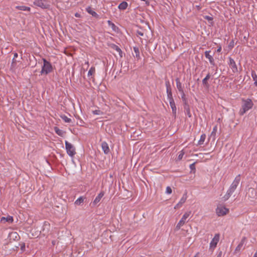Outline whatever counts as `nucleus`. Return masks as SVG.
I'll use <instances>...</instances> for the list:
<instances>
[{
    "label": "nucleus",
    "mask_w": 257,
    "mask_h": 257,
    "mask_svg": "<svg viewBox=\"0 0 257 257\" xmlns=\"http://www.w3.org/2000/svg\"><path fill=\"white\" fill-rule=\"evenodd\" d=\"M240 175H238L237 176H236L234 180L230 186L229 189L227 190L226 194L223 197L224 200H227L228 199L232 193L235 191V189L240 182Z\"/></svg>",
    "instance_id": "1"
},
{
    "label": "nucleus",
    "mask_w": 257,
    "mask_h": 257,
    "mask_svg": "<svg viewBox=\"0 0 257 257\" xmlns=\"http://www.w3.org/2000/svg\"><path fill=\"white\" fill-rule=\"evenodd\" d=\"M86 11L88 13L91 15L92 16L94 17L97 18L98 16L97 14L95 12L93 11L90 7H88L86 8Z\"/></svg>",
    "instance_id": "22"
},
{
    "label": "nucleus",
    "mask_w": 257,
    "mask_h": 257,
    "mask_svg": "<svg viewBox=\"0 0 257 257\" xmlns=\"http://www.w3.org/2000/svg\"><path fill=\"white\" fill-rule=\"evenodd\" d=\"M142 1H144L146 2V4H147V5H149L150 4V2L148 1V0H141Z\"/></svg>",
    "instance_id": "47"
},
{
    "label": "nucleus",
    "mask_w": 257,
    "mask_h": 257,
    "mask_svg": "<svg viewBox=\"0 0 257 257\" xmlns=\"http://www.w3.org/2000/svg\"><path fill=\"white\" fill-rule=\"evenodd\" d=\"M75 16L78 17V15H77V14H76Z\"/></svg>",
    "instance_id": "54"
},
{
    "label": "nucleus",
    "mask_w": 257,
    "mask_h": 257,
    "mask_svg": "<svg viewBox=\"0 0 257 257\" xmlns=\"http://www.w3.org/2000/svg\"><path fill=\"white\" fill-rule=\"evenodd\" d=\"M13 218L12 216H8L7 217H2L1 219V222L2 223H5L8 222L9 223H12L13 222Z\"/></svg>",
    "instance_id": "17"
},
{
    "label": "nucleus",
    "mask_w": 257,
    "mask_h": 257,
    "mask_svg": "<svg viewBox=\"0 0 257 257\" xmlns=\"http://www.w3.org/2000/svg\"><path fill=\"white\" fill-rule=\"evenodd\" d=\"M210 75L209 73H208L206 77L202 80L203 84L207 88H208L209 87V84L208 82V80L210 79Z\"/></svg>",
    "instance_id": "16"
},
{
    "label": "nucleus",
    "mask_w": 257,
    "mask_h": 257,
    "mask_svg": "<svg viewBox=\"0 0 257 257\" xmlns=\"http://www.w3.org/2000/svg\"><path fill=\"white\" fill-rule=\"evenodd\" d=\"M175 80L176 82V86L179 91L180 92L184 91L182 84L180 81V79L178 78H177Z\"/></svg>",
    "instance_id": "20"
},
{
    "label": "nucleus",
    "mask_w": 257,
    "mask_h": 257,
    "mask_svg": "<svg viewBox=\"0 0 257 257\" xmlns=\"http://www.w3.org/2000/svg\"><path fill=\"white\" fill-rule=\"evenodd\" d=\"M107 24L110 27H111V28L114 31H116V29H117V27L114 25V24H113L109 20L107 21Z\"/></svg>",
    "instance_id": "33"
},
{
    "label": "nucleus",
    "mask_w": 257,
    "mask_h": 257,
    "mask_svg": "<svg viewBox=\"0 0 257 257\" xmlns=\"http://www.w3.org/2000/svg\"><path fill=\"white\" fill-rule=\"evenodd\" d=\"M196 7L197 8V9H198V10H200V6H196Z\"/></svg>",
    "instance_id": "52"
},
{
    "label": "nucleus",
    "mask_w": 257,
    "mask_h": 257,
    "mask_svg": "<svg viewBox=\"0 0 257 257\" xmlns=\"http://www.w3.org/2000/svg\"><path fill=\"white\" fill-rule=\"evenodd\" d=\"M17 64V61L16 59H13L12 64H11V68H15L16 65Z\"/></svg>",
    "instance_id": "39"
},
{
    "label": "nucleus",
    "mask_w": 257,
    "mask_h": 257,
    "mask_svg": "<svg viewBox=\"0 0 257 257\" xmlns=\"http://www.w3.org/2000/svg\"><path fill=\"white\" fill-rule=\"evenodd\" d=\"M110 47L112 49L115 50L116 51H117L120 57H122V51H121V50L120 49V48L118 46H117V45H116L115 44H112L111 45Z\"/></svg>",
    "instance_id": "19"
},
{
    "label": "nucleus",
    "mask_w": 257,
    "mask_h": 257,
    "mask_svg": "<svg viewBox=\"0 0 257 257\" xmlns=\"http://www.w3.org/2000/svg\"><path fill=\"white\" fill-rule=\"evenodd\" d=\"M61 117L62 119V120H64L65 122L70 123L72 121L71 119L68 118L67 116L65 115L61 116Z\"/></svg>",
    "instance_id": "34"
},
{
    "label": "nucleus",
    "mask_w": 257,
    "mask_h": 257,
    "mask_svg": "<svg viewBox=\"0 0 257 257\" xmlns=\"http://www.w3.org/2000/svg\"><path fill=\"white\" fill-rule=\"evenodd\" d=\"M245 237H243L240 242L239 243V244L237 246V247H236L235 248V250L236 251H239L241 249V247L242 246H243L244 242H245Z\"/></svg>",
    "instance_id": "26"
},
{
    "label": "nucleus",
    "mask_w": 257,
    "mask_h": 257,
    "mask_svg": "<svg viewBox=\"0 0 257 257\" xmlns=\"http://www.w3.org/2000/svg\"><path fill=\"white\" fill-rule=\"evenodd\" d=\"M190 169L191 170H195V163H192L191 165H190Z\"/></svg>",
    "instance_id": "40"
},
{
    "label": "nucleus",
    "mask_w": 257,
    "mask_h": 257,
    "mask_svg": "<svg viewBox=\"0 0 257 257\" xmlns=\"http://www.w3.org/2000/svg\"><path fill=\"white\" fill-rule=\"evenodd\" d=\"M199 253H197L194 257H197V255Z\"/></svg>",
    "instance_id": "53"
},
{
    "label": "nucleus",
    "mask_w": 257,
    "mask_h": 257,
    "mask_svg": "<svg viewBox=\"0 0 257 257\" xmlns=\"http://www.w3.org/2000/svg\"><path fill=\"white\" fill-rule=\"evenodd\" d=\"M43 61L44 64L42 66L40 73L42 75H47L52 71V66L51 64L49 62L47 61L45 59H43Z\"/></svg>",
    "instance_id": "3"
},
{
    "label": "nucleus",
    "mask_w": 257,
    "mask_h": 257,
    "mask_svg": "<svg viewBox=\"0 0 257 257\" xmlns=\"http://www.w3.org/2000/svg\"><path fill=\"white\" fill-rule=\"evenodd\" d=\"M95 67H91L90 68V69H89V70L88 71V72L87 74L88 76L89 77L90 76L92 75L95 73Z\"/></svg>",
    "instance_id": "36"
},
{
    "label": "nucleus",
    "mask_w": 257,
    "mask_h": 257,
    "mask_svg": "<svg viewBox=\"0 0 257 257\" xmlns=\"http://www.w3.org/2000/svg\"><path fill=\"white\" fill-rule=\"evenodd\" d=\"M219 235L216 234L210 243V248H214L216 247L217 244L219 241Z\"/></svg>",
    "instance_id": "9"
},
{
    "label": "nucleus",
    "mask_w": 257,
    "mask_h": 257,
    "mask_svg": "<svg viewBox=\"0 0 257 257\" xmlns=\"http://www.w3.org/2000/svg\"><path fill=\"white\" fill-rule=\"evenodd\" d=\"M251 77L254 81V84L255 86H257V75L254 71H251Z\"/></svg>",
    "instance_id": "29"
},
{
    "label": "nucleus",
    "mask_w": 257,
    "mask_h": 257,
    "mask_svg": "<svg viewBox=\"0 0 257 257\" xmlns=\"http://www.w3.org/2000/svg\"><path fill=\"white\" fill-rule=\"evenodd\" d=\"M133 49H134V52L135 53V56L138 59H140V51H139V48L137 47H134Z\"/></svg>",
    "instance_id": "30"
},
{
    "label": "nucleus",
    "mask_w": 257,
    "mask_h": 257,
    "mask_svg": "<svg viewBox=\"0 0 257 257\" xmlns=\"http://www.w3.org/2000/svg\"><path fill=\"white\" fill-rule=\"evenodd\" d=\"M190 214V211L186 212L184 214L180 220L176 225L175 227V230H179L180 229L181 227L184 225L185 223L187 222V219L189 217Z\"/></svg>",
    "instance_id": "5"
},
{
    "label": "nucleus",
    "mask_w": 257,
    "mask_h": 257,
    "mask_svg": "<svg viewBox=\"0 0 257 257\" xmlns=\"http://www.w3.org/2000/svg\"><path fill=\"white\" fill-rule=\"evenodd\" d=\"M184 109L185 113L188 116V117H190L191 116V113L188 104L184 105Z\"/></svg>",
    "instance_id": "25"
},
{
    "label": "nucleus",
    "mask_w": 257,
    "mask_h": 257,
    "mask_svg": "<svg viewBox=\"0 0 257 257\" xmlns=\"http://www.w3.org/2000/svg\"><path fill=\"white\" fill-rule=\"evenodd\" d=\"M206 139L205 134H202L200 138V140L198 142V145H202L204 144V142Z\"/></svg>",
    "instance_id": "27"
},
{
    "label": "nucleus",
    "mask_w": 257,
    "mask_h": 257,
    "mask_svg": "<svg viewBox=\"0 0 257 257\" xmlns=\"http://www.w3.org/2000/svg\"><path fill=\"white\" fill-rule=\"evenodd\" d=\"M9 237L10 240H18L20 239V236L16 232H12L10 233Z\"/></svg>",
    "instance_id": "15"
},
{
    "label": "nucleus",
    "mask_w": 257,
    "mask_h": 257,
    "mask_svg": "<svg viewBox=\"0 0 257 257\" xmlns=\"http://www.w3.org/2000/svg\"><path fill=\"white\" fill-rule=\"evenodd\" d=\"M217 131V125H215L213 128V130L210 134V137L211 138H212L213 140H215L216 139V134Z\"/></svg>",
    "instance_id": "21"
},
{
    "label": "nucleus",
    "mask_w": 257,
    "mask_h": 257,
    "mask_svg": "<svg viewBox=\"0 0 257 257\" xmlns=\"http://www.w3.org/2000/svg\"><path fill=\"white\" fill-rule=\"evenodd\" d=\"M228 211V209L222 206H218L216 208V213L218 216L224 215L226 214Z\"/></svg>",
    "instance_id": "7"
},
{
    "label": "nucleus",
    "mask_w": 257,
    "mask_h": 257,
    "mask_svg": "<svg viewBox=\"0 0 257 257\" xmlns=\"http://www.w3.org/2000/svg\"><path fill=\"white\" fill-rule=\"evenodd\" d=\"M221 49V47L217 49V52H219V51H220Z\"/></svg>",
    "instance_id": "51"
},
{
    "label": "nucleus",
    "mask_w": 257,
    "mask_h": 257,
    "mask_svg": "<svg viewBox=\"0 0 257 257\" xmlns=\"http://www.w3.org/2000/svg\"><path fill=\"white\" fill-rule=\"evenodd\" d=\"M18 56V54L17 53H15L13 59H16V58H17Z\"/></svg>",
    "instance_id": "45"
},
{
    "label": "nucleus",
    "mask_w": 257,
    "mask_h": 257,
    "mask_svg": "<svg viewBox=\"0 0 257 257\" xmlns=\"http://www.w3.org/2000/svg\"><path fill=\"white\" fill-rule=\"evenodd\" d=\"M248 197L254 198L256 196V191L252 188H249L247 193Z\"/></svg>",
    "instance_id": "18"
},
{
    "label": "nucleus",
    "mask_w": 257,
    "mask_h": 257,
    "mask_svg": "<svg viewBox=\"0 0 257 257\" xmlns=\"http://www.w3.org/2000/svg\"><path fill=\"white\" fill-rule=\"evenodd\" d=\"M172 189L170 187H169V186L167 187L166 190V193L167 194H170L172 193Z\"/></svg>",
    "instance_id": "38"
},
{
    "label": "nucleus",
    "mask_w": 257,
    "mask_h": 257,
    "mask_svg": "<svg viewBox=\"0 0 257 257\" xmlns=\"http://www.w3.org/2000/svg\"><path fill=\"white\" fill-rule=\"evenodd\" d=\"M137 35L138 36H144V33L143 32H142L141 31H137Z\"/></svg>",
    "instance_id": "42"
},
{
    "label": "nucleus",
    "mask_w": 257,
    "mask_h": 257,
    "mask_svg": "<svg viewBox=\"0 0 257 257\" xmlns=\"http://www.w3.org/2000/svg\"><path fill=\"white\" fill-rule=\"evenodd\" d=\"M184 155V152L183 151L180 152L178 156V160H180L182 159L183 156Z\"/></svg>",
    "instance_id": "37"
},
{
    "label": "nucleus",
    "mask_w": 257,
    "mask_h": 257,
    "mask_svg": "<svg viewBox=\"0 0 257 257\" xmlns=\"http://www.w3.org/2000/svg\"><path fill=\"white\" fill-rule=\"evenodd\" d=\"M169 101V103H170V106H171L172 110V113L173 114V116L175 117L176 116L177 108L176 107L175 101H174V99H171Z\"/></svg>",
    "instance_id": "13"
},
{
    "label": "nucleus",
    "mask_w": 257,
    "mask_h": 257,
    "mask_svg": "<svg viewBox=\"0 0 257 257\" xmlns=\"http://www.w3.org/2000/svg\"><path fill=\"white\" fill-rule=\"evenodd\" d=\"M180 93H181V99L183 100V101L184 102V105L186 104H188L187 98L186 97V96H185L184 92L182 91V92H181Z\"/></svg>",
    "instance_id": "35"
},
{
    "label": "nucleus",
    "mask_w": 257,
    "mask_h": 257,
    "mask_svg": "<svg viewBox=\"0 0 257 257\" xmlns=\"http://www.w3.org/2000/svg\"><path fill=\"white\" fill-rule=\"evenodd\" d=\"M104 195V193L103 191H101L100 192L98 195L95 197L94 201L91 203L93 206H95L97 205L100 201L101 198Z\"/></svg>",
    "instance_id": "12"
},
{
    "label": "nucleus",
    "mask_w": 257,
    "mask_h": 257,
    "mask_svg": "<svg viewBox=\"0 0 257 257\" xmlns=\"http://www.w3.org/2000/svg\"><path fill=\"white\" fill-rule=\"evenodd\" d=\"M101 148L105 154H108L109 153V148L108 147L107 143L106 142H103L101 143Z\"/></svg>",
    "instance_id": "14"
},
{
    "label": "nucleus",
    "mask_w": 257,
    "mask_h": 257,
    "mask_svg": "<svg viewBox=\"0 0 257 257\" xmlns=\"http://www.w3.org/2000/svg\"><path fill=\"white\" fill-rule=\"evenodd\" d=\"M216 257H222V252L220 251L217 255Z\"/></svg>",
    "instance_id": "46"
},
{
    "label": "nucleus",
    "mask_w": 257,
    "mask_h": 257,
    "mask_svg": "<svg viewBox=\"0 0 257 257\" xmlns=\"http://www.w3.org/2000/svg\"><path fill=\"white\" fill-rule=\"evenodd\" d=\"M204 19L208 20V21H212L213 20V18L211 17H210L209 16H205L204 17Z\"/></svg>",
    "instance_id": "41"
},
{
    "label": "nucleus",
    "mask_w": 257,
    "mask_h": 257,
    "mask_svg": "<svg viewBox=\"0 0 257 257\" xmlns=\"http://www.w3.org/2000/svg\"><path fill=\"white\" fill-rule=\"evenodd\" d=\"M21 249L22 250L24 251L25 249V244L23 243L21 246Z\"/></svg>",
    "instance_id": "43"
},
{
    "label": "nucleus",
    "mask_w": 257,
    "mask_h": 257,
    "mask_svg": "<svg viewBox=\"0 0 257 257\" xmlns=\"http://www.w3.org/2000/svg\"><path fill=\"white\" fill-rule=\"evenodd\" d=\"M33 4L35 6L43 9H48L49 5L44 0H35Z\"/></svg>",
    "instance_id": "6"
},
{
    "label": "nucleus",
    "mask_w": 257,
    "mask_h": 257,
    "mask_svg": "<svg viewBox=\"0 0 257 257\" xmlns=\"http://www.w3.org/2000/svg\"><path fill=\"white\" fill-rule=\"evenodd\" d=\"M228 65L229 66V67L232 70V72H233V73L237 72L238 69H237L236 64L234 60L231 57L229 58Z\"/></svg>",
    "instance_id": "8"
},
{
    "label": "nucleus",
    "mask_w": 257,
    "mask_h": 257,
    "mask_svg": "<svg viewBox=\"0 0 257 257\" xmlns=\"http://www.w3.org/2000/svg\"><path fill=\"white\" fill-rule=\"evenodd\" d=\"M85 198L82 196L79 197L75 201V204L77 205H80L83 203Z\"/></svg>",
    "instance_id": "28"
},
{
    "label": "nucleus",
    "mask_w": 257,
    "mask_h": 257,
    "mask_svg": "<svg viewBox=\"0 0 257 257\" xmlns=\"http://www.w3.org/2000/svg\"><path fill=\"white\" fill-rule=\"evenodd\" d=\"M187 199V194L185 193L183 196L182 197L181 199H180V201L178 202L181 206L184 204L186 200Z\"/></svg>",
    "instance_id": "31"
},
{
    "label": "nucleus",
    "mask_w": 257,
    "mask_h": 257,
    "mask_svg": "<svg viewBox=\"0 0 257 257\" xmlns=\"http://www.w3.org/2000/svg\"><path fill=\"white\" fill-rule=\"evenodd\" d=\"M16 8L19 10L24 11H30L31 8L28 7H26L25 6H18L16 7Z\"/></svg>",
    "instance_id": "23"
},
{
    "label": "nucleus",
    "mask_w": 257,
    "mask_h": 257,
    "mask_svg": "<svg viewBox=\"0 0 257 257\" xmlns=\"http://www.w3.org/2000/svg\"><path fill=\"white\" fill-rule=\"evenodd\" d=\"M181 206V205L179 203H178L174 207V209H178V208H179Z\"/></svg>",
    "instance_id": "44"
},
{
    "label": "nucleus",
    "mask_w": 257,
    "mask_h": 257,
    "mask_svg": "<svg viewBox=\"0 0 257 257\" xmlns=\"http://www.w3.org/2000/svg\"><path fill=\"white\" fill-rule=\"evenodd\" d=\"M55 132L59 136H62L63 135V132L60 130L58 127H54Z\"/></svg>",
    "instance_id": "32"
},
{
    "label": "nucleus",
    "mask_w": 257,
    "mask_h": 257,
    "mask_svg": "<svg viewBox=\"0 0 257 257\" xmlns=\"http://www.w3.org/2000/svg\"><path fill=\"white\" fill-rule=\"evenodd\" d=\"M243 101V103L242 105V107L239 111V113L240 115H243L246 111L251 109L253 106V103L251 99H247Z\"/></svg>",
    "instance_id": "2"
},
{
    "label": "nucleus",
    "mask_w": 257,
    "mask_h": 257,
    "mask_svg": "<svg viewBox=\"0 0 257 257\" xmlns=\"http://www.w3.org/2000/svg\"><path fill=\"white\" fill-rule=\"evenodd\" d=\"M253 257H257V250H256V251L255 252V253H254V255L253 256Z\"/></svg>",
    "instance_id": "49"
},
{
    "label": "nucleus",
    "mask_w": 257,
    "mask_h": 257,
    "mask_svg": "<svg viewBox=\"0 0 257 257\" xmlns=\"http://www.w3.org/2000/svg\"><path fill=\"white\" fill-rule=\"evenodd\" d=\"M75 16L78 17V15H77V14H76Z\"/></svg>",
    "instance_id": "55"
},
{
    "label": "nucleus",
    "mask_w": 257,
    "mask_h": 257,
    "mask_svg": "<svg viewBox=\"0 0 257 257\" xmlns=\"http://www.w3.org/2000/svg\"><path fill=\"white\" fill-rule=\"evenodd\" d=\"M85 64H86L87 65V66H89V62H88V61L85 62Z\"/></svg>",
    "instance_id": "50"
},
{
    "label": "nucleus",
    "mask_w": 257,
    "mask_h": 257,
    "mask_svg": "<svg viewBox=\"0 0 257 257\" xmlns=\"http://www.w3.org/2000/svg\"><path fill=\"white\" fill-rule=\"evenodd\" d=\"M99 111H100L99 110H95V111H94V113L95 114H99V113H98V112H99Z\"/></svg>",
    "instance_id": "48"
},
{
    "label": "nucleus",
    "mask_w": 257,
    "mask_h": 257,
    "mask_svg": "<svg viewBox=\"0 0 257 257\" xmlns=\"http://www.w3.org/2000/svg\"><path fill=\"white\" fill-rule=\"evenodd\" d=\"M166 86V91L167 93V97L169 100L173 99L172 96V93L171 91V88L169 81H167L165 83Z\"/></svg>",
    "instance_id": "11"
},
{
    "label": "nucleus",
    "mask_w": 257,
    "mask_h": 257,
    "mask_svg": "<svg viewBox=\"0 0 257 257\" xmlns=\"http://www.w3.org/2000/svg\"><path fill=\"white\" fill-rule=\"evenodd\" d=\"M65 144L67 154L70 157H73L76 153L75 147L67 141H65Z\"/></svg>",
    "instance_id": "4"
},
{
    "label": "nucleus",
    "mask_w": 257,
    "mask_h": 257,
    "mask_svg": "<svg viewBox=\"0 0 257 257\" xmlns=\"http://www.w3.org/2000/svg\"><path fill=\"white\" fill-rule=\"evenodd\" d=\"M210 53H211V51H206L204 53V55H205V57L208 59L211 65H214L215 63H214V60L213 58L214 54H213L212 55H211Z\"/></svg>",
    "instance_id": "10"
},
{
    "label": "nucleus",
    "mask_w": 257,
    "mask_h": 257,
    "mask_svg": "<svg viewBox=\"0 0 257 257\" xmlns=\"http://www.w3.org/2000/svg\"><path fill=\"white\" fill-rule=\"evenodd\" d=\"M127 6V3L126 2H122L119 5L118 8L119 10H124L126 9Z\"/></svg>",
    "instance_id": "24"
}]
</instances>
